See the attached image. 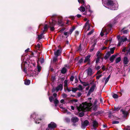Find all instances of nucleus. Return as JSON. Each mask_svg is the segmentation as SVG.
Listing matches in <instances>:
<instances>
[{
    "label": "nucleus",
    "instance_id": "obj_24",
    "mask_svg": "<svg viewBox=\"0 0 130 130\" xmlns=\"http://www.w3.org/2000/svg\"><path fill=\"white\" fill-rule=\"evenodd\" d=\"M78 9L81 11L83 12L85 11V8L82 6H81Z\"/></svg>",
    "mask_w": 130,
    "mask_h": 130
},
{
    "label": "nucleus",
    "instance_id": "obj_57",
    "mask_svg": "<svg viewBox=\"0 0 130 130\" xmlns=\"http://www.w3.org/2000/svg\"><path fill=\"white\" fill-rule=\"evenodd\" d=\"M100 113V112L99 111L98 112H96L93 113V115H97L99 114Z\"/></svg>",
    "mask_w": 130,
    "mask_h": 130
},
{
    "label": "nucleus",
    "instance_id": "obj_64",
    "mask_svg": "<svg viewBox=\"0 0 130 130\" xmlns=\"http://www.w3.org/2000/svg\"><path fill=\"white\" fill-rule=\"evenodd\" d=\"M65 29V28H63L61 29V30H60L59 31L60 32H62L63 31H64Z\"/></svg>",
    "mask_w": 130,
    "mask_h": 130
},
{
    "label": "nucleus",
    "instance_id": "obj_37",
    "mask_svg": "<svg viewBox=\"0 0 130 130\" xmlns=\"http://www.w3.org/2000/svg\"><path fill=\"white\" fill-rule=\"evenodd\" d=\"M82 93L80 92H77V96H76V98L79 97L82 95Z\"/></svg>",
    "mask_w": 130,
    "mask_h": 130
},
{
    "label": "nucleus",
    "instance_id": "obj_26",
    "mask_svg": "<svg viewBox=\"0 0 130 130\" xmlns=\"http://www.w3.org/2000/svg\"><path fill=\"white\" fill-rule=\"evenodd\" d=\"M124 28H123L121 30V32H122L123 34H127L128 32L127 30H124Z\"/></svg>",
    "mask_w": 130,
    "mask_h": 130
},
{
    "label": "nucleus",
    "instance_id": "obj_7",
    "mask_svg": "<svg viewBox=\"0 0 130 130\" xmlns=\"http://www.w3.org/2000/svg\"><path fill=\"white\" fill-rule=\"evenodd\" d=\"M89 122L87 120L84 121L83 122H82L81 123V128L83 129L85 128L89 125Z\"/></svg>",
    "mask_w": 130,
    "mask_h": 130
},
{
    "label": "nucleus",
    "instance_id": "obj_30",
    "mask_svg": "<svg viewBox=\"0 0 130 130\" xmlns=\"http://www.w3.org/2000/svg\"><path fill=\"white\" fill-rule=\"evenodd\" d=\"M30 83V81L29 80H26L24 82V84L25 85H28Z\"/></svg>",
    "mask_w": 130,
    "mask_h": 130
},
{
    "label": "nucleus",
    "instance_id": "obj_40",
    "mask_svg": "<svg viewBox=\"0 0 130 130\" xmlns=\"http://www.w3.org/2000/svg\"><path fill=\"white\" fill-rule=\"evenodd\" d=\"M49 99L50 102H51L53 101L54 98L52 96H51L49 98Z\"/></svg>",
    "mask_w": 130,
    "mask_h": 130
},
{
    "label": "nucleus",
    "instance_id": "obj_41",
    "mask_svg": "<svg viewBox=\"0 0 130 130\" xmlns=\"http://www.w3.org/2000/svg\"><path fill=\"white\" fill-rule=\"evenodd\" d=\"M48 25L47 24L45 25L44 28V29L46 31H47L48 30Z\"/></svg>",
    "mask_w": 130,
    "mask_h": 130
},
{
    "label": "nucleus",
    "instance_id": "obj_28",
    "mask_svg": "<svg viewBox=\"0 0 130 130\" xmlns=\"http://www.w3.org/2000/svg\"><path fill=\"white\" fill-rule=\"evenodd\" d=\"M54 103L55 106L56 107L57 106V104L59 103V101L57 99H56L54 100Z\"/></svg>",
    "mask_w": 130,
    "mask_h": 130
},
{
    "label": "nucleus",
    "instance_id": "obj_21",
    "mask_svg": "<svg viewBox=\"0 0 130 130\" xmlns=\"http://www.w3.org/2000/svg\"><path fill=\"white\" fill-rule=\"evenodd\" d=\"M75 26H73L69 30V33L70 35L71 34L73 31L75 29Z\"/></svg>",
    "mask_w": 130,
    "mask_h": 130
},
{
    "label": "nucleus",
    "instance_id": "obj_60",
    "mask_svg": "<svg viewBox=\"0 0 130 130\" xmlns=\"http://www.w3.org/2000/svg\"><path fill=\"white\" fill-rule=\"evenodd\" d=\"M56 78L55 76H53L52 77V81L54 82Z\"/></svg>",
    "mask_w": 130,
    "mask_h": 130
},
{
    "label": "nucleus",
    "instance_id": "obj_62",
    "mask_svg": "<svg viewBox=\"0 0 130 130\" xmlns=\"http://www.w3.org/2000/svg\"><path fill=\"white\" fill-rule=\"evenodd\" d=\"M57 60V57H55L53 59V61L54 62H55Z\"/></svg>",
    "mask_w": 130,
    "mask_h": 130
},
{
    "label": "nucleus",
    "instance_id": "obj_11",
    "mask_svg": "<svg viewBox=\"0 0 130 130\" xmlns=\"http://www.w3.org/2000/svg\"><path fill=\"white\" fill-rule=\"evenodd\" d=\"M71 122L73 123H75L78 121L79 119L76 117H73L71 118Z\"/></svg>",
    "mask_w": 130,
    "mask_h": 130
},
{
    "label": "nucleus",
    "instance_id": "obj_1",
    "mask_svg": "<svg viewBox=\"0 0 130 130\" xmlns=\"http://www.w3.org/2000/svg\"><path fill=\"white\" fill-rule=\"evenodd\" d=\"M92 105V104L90 101H89V102L88 103L86 102L82 103L81 104H80L78 107V109L79 111H86L89 110L90 107Z\"/></svg>",
    "mask_w": 130,
    "mask_h": 130
},
{
    "label": "nucleus",
    "instance_id": "obj_42",
    "mask_svg": "<svg viewBox=\"0 0 130 130\" xmlns=\"http://www.w3.org/2000/svg\"><path fill=\"white\" fill-rule=\"evenodd\" d=\"M93 109L95 111H96L97 109V106L96 105L95 106L93 107Z\"/></svg>",
    "mask_w": 130,
    "mask_h": 130
},
{
    "label": "nucleus",
    "instance_id": "obj_43",
    "mask_svg": "<svg viewBox=\"0 0 130 130\" xmlns=\"http://www.w3.org/2000/svg\"><path fill=\"white\" fill-rule=\"evenodd\" d=\"M79 32L77 31H75V37L76 38L77 36L79 34Z\"/></svg>",
    "mask_w": 130,
    "mask_h": 130
},
{
    "label": "nucleus",
    "instance_id": "obj_48",
    "mask_svg": "<svg viewBox=\"0 0 130 130\" xmlns=\"http://www.w3.org/2000/svg\"><path fill=\"white\" fill-rule=\"evenodd\" d=\"M108 117L110 118H111V117L113 116L112 115V113L111 112H109L108 114Z\"/></svg>",
    "mask_w": 130,
    "mask_h": 130
},
{
    "label": "nucleus",
    "instance_id": "obj_52",
    "mask_svg": "<svg viewBox=\"0 0 130 130\" xmlns=\"http://www.w3.org/2000/svg\"><path fill=\"white\" fill-rule=\"evenodd\" d=\"M128 49L127 50V54H129V55H130V47L129 46Z\"/></svg>",
    "mask_w": 130,
    "mask_h": 130
},
{
    "label": "nucleus",
    "instance_id": "obj_58",
    "mask_svg": "<svg viewBox=\"0 0 130 130\" xmlns=\"http://www.w3.org/2000/svg\"><path fill=\"white\" fill-rule=\"evenodd\" d=\"M71 102H77L78 101V100L77 99H73L72 100H70Z\"/></svg>",
    "mask_w": 130,
    "mask_h": 130
},
{
    "label": "nucleus",
    "instance_id": "obj_18",
    "mask_svg": "<svg viewBox=\"0 0 130 130\" xmlns=\"http://www.w3.org/2000/svg\"><path fill=\"white\" fill-rule=\"evenodd\" d=\"M117 55H112L110 58L109 60L111 61V62H112L114 61L116 56Z\"/></svg>",
    "mask_w": 130,
    "mask_h": 130
},
{
    "label": "nucleus",
    "instance_id": "obj_22",
    "mask_svg": "<svg viewBox=\"0 0 130 130\" xmlns=\"http://www.w3.org/2000/svg\"><path fill=\"white\" fill-rule=\"evenodd\" d=\"M67 71V69L65 67L61 69V73L63 74L66 73Z\"/></svg>",
    "mask_w": 130,
    "mask_h": 130
},
{
    "label": "nucleus",
    "instance_id": "obj_8",
    "mask_svg": "<svg viewBox=\"0 0 130 130\" xmlns=\"http://www.w3.org/2000/svg\"><path fill=\"white\" fill-rule=\"evenodd\" d=\"M56 124L54 122H52L48 125V127L50 129H54L56 127Z\"/></svg>",
    "mask_w": 130,
    "mask_h": 130
},
{
    "label": "nucleus",
    "instance_id": "obj_23",
    "mask_svg": "<svg viewBox=\"0 0 130 130\" xmlns=\"http://www.w3.org/2000/svg\"><path fill=\"white\" fill-rule=\"evenodd\" d=\"M121 107L119 105H118L117 107H114V110L116 111H118L120 109Z\"/></svg>",
    "mask_w": 130,
    "mask_h": 130
},
{
    "label": "nucleus",
    "instance_id": "obj_44",
    "mask_svg": "<svg viewBox=\"0 0 130 130\" xmlns=\"http://www.w3.org/2000/svg\"><path fill=\"white\" fill-rule=\"evenodd\" d=\"M40 62L41 63V64H42L44 62V58H41L40 60Z\"/></svg>",
    "mask_w": 130,
    "mask_h": 130
},
{
    "label": "nucleus",
    "instance_id": "obj_29",
    "mask_svg": "<svg viewBox=\"0 0 130 130\" xmlns=\"http://www.w3.org/2000/svg\"><path fill=\"white\" fill-rule=\"evenodd\" d=\"M78 90H79V89L77 88H74L72 87L71 91L74 92H75Z\"/></svg>",
    "mask_w": 130,
    "mask_h": 130
},
{
    "label": "nucleus",
    "instance_id": "obj_50",
    "mask_svg": "<svg viewBox=\"0 0 130 130\" xmlns=\"http://www.w3.org/2000/svg\"><path fill=\"white\" fill-rule=\"evenodd\" d=\"M48 27L50 28V30L51 31H53L54 30L55 28L53 26L51 27L50 26H49Z\"/></svg>",
    "mask_w": 130,
    "mask_h": 130
},
{
    "label": "nucleus",
    "instance_id": "obj_4",
    "mask_svg": "<svg viewBox=\"0 0 130 130\" xmlns=\"http://www.w3.org/2000/svg\"><path fill=\"white\" fill-rule=\"evenodd\" d=\"M96 54L97 58L96 60L95 63L96 64L99 62L100 61V59L101 58V56H102L103 54L100 53V51H98L96 53Z\"/></svg>",
    "mask_w": 130,
    "mask_h": 130
},
{
    "label": "nucleus",
    "instance_id": "obj_39",
    "mask_svg": "<svg viewBox=\"0 0 130 130\" xmlns=\"http://www.w3.org/2000/svg\"><path fill=\"white\" fill-rule=\"evenodd\" d=\"M43 35V33H42L40 35H39L38 36V38L39 40H40L42 38V36Z\"/></svg>",
    "mask_w": 130,
    "mask_h": 130
},
{
    "label": "nucleus",
    "instance_id": "obj_13",
    "mask_svg": "<svg viewBox=\"0 0 130 130\" xmlns=\"http://www.w3.org/2000/svg\"><path fill=\"white\" fill-rule=\"evenodd\" d=\"M120 111L122 112L124 117L125 118L126 117L127 115L128 114V111L124 110L123 109H121L120 110Z\"/></svg>",
    "mask_w": 130,
    "mask_h": 130
},
{
    "label": "nucleus",
    "instance_id": "obj_38",
    "mask_svg": "<svg viewBox=\"0 0 130 130\" xmlns=\"http://www.w3.org/2000/svg\"><path fill=\"white\" fill-rule=\"evenodd\" d=\"M64 87H67L68 86V80H66L64 82Z\"/></svg>",
    "mask_w": 130,
    "mask_h": 130
},
{
    "label": "nucleus",
    "instance_id": "obj_54",
    "mask_svg": "<svg viewBox=\"0 0 130 130\" xmlns=\"http://www.w3.org/2000/svg\"><path fill=\"white\" fill-rule=\"evenodd\" d=\"M119 122L118 121H114L112 122V124H118L119 123Z\"/></svg>",
    "mask_w": 130,
    "mask_h": 130
},
{
    "label": "nucleus",
    "instance_id": "obj_55",
    "mask_svg": "<svg viewBox=\"0 0 130 130\" xmlns=\"http://www.w3.org/2000/svg\"><path fill=\"white\" fill-rule=\"evenodd\" d=\"M78 1L79 3L81 2V3H83L84 4L83 5L84 6L85 5L84 4L85 3L84 0H82L81 1V2H80V0H78Z\"/></svg>",
    "mask_w": 130,
    "mask_h": 130
},
{
    "label": "nucleus",
    "instance_id": "obj_17",
    "mask_svg": "<svg viewBox=\"0 0 130 130\" xmlns=\"http://www.w3.org/2000/svg\"><path fill=\"white\" fill-rule=\"evenodd\" d=\"M58 22L59 25L62 26H63L64 25L63 24V23L62 21V19L61 18H58Z\"/></svg>",
    "mask_w": 130,
    "mask_h": 130
},
{
    "label": "nucleus",
    "instance_id": "obj_63",
    "mask_svg": "<svg viewBox=\"0 0 130 130\" xmlns=\"http://www.w3.org/2000/svg\"><path fill=\"white\" fill-rule=\"evenodd\" d=\"M74 79V76H71L70 78V80L71 81H73Z\"/></svg>",
    "mask_w": 130,
    "mask_h": 130
},
{
    "label": "nucleus",
    "instance_id": "obj_61",
    "mask_svg": "<svg viewBox=\"0 0 130 130\" xmlns=\"http://www.w3.org/2000/svg\"><path fill=\"white\" fill-rule=\"evenodd\" d=\"M67 96V95L65 93L62 94V96L63 98H66Z\"/></svg>",
    "mask_w": 130,
    "mask_h": 130
},
{
    "label": "nucleus",
    "instance_id": "obj_56",
    "mask_svg": "<svg viewBox=\"0 0 130 130\" xmlns=\"http://www.w3.org/2000/svg\"><path fill=\"white\" fill-rule=\"evenodd\" d=\"M78 87H79V90H83L82 87L81 85H79L78 86Z\"/></svg>",
    "mask_w": 130,
    "mask_h": 130
},
{
    "label": "nucleus",
    "instance_id": "obj_14",
    "mask_svg": "<svg viewBox=\"0 0 130 130\" xmlns=\"http://www.w3.org/2000/svg\"><path fill=\"white\" fill-rule=\"evenodd\" d=\"M87 71V74L88 76H91L92 74V70L90 67H89Z\"/></svg>",
    "mask_w": 130,
    "mask_h": 130
},
{
    "label": "nucleus",
    "instance_id": "obj_45",
    "mask_svg": "<svg viewBox=\"0 0 130 130\" xmlns=\"http://www.w3.org/2000/svg\"><path fill=\"white\" fill-rule=\"evenodd\" d=\"M83 61V59L82 58H81L80 60H79L78 62V64H80L82 63Z\"/></svg>",
    "mask_w": 130,
    "mask_h": 130
},
{
    "label": "nucleus",
    "instance_id": "obj_51",
    "mask_svg": "<svg viewBox=\"0 0 130 130\" xmlns=\"http://www.w3.org/2000/svg\"><path fill=\"white\" fill-rule=\"evenodd\" d=\"M100 67L99 66H98L96 67V66H95V69L96 70H99V69H100Z\"/></svg>",
    "mask_w": 130,
    "mask_h": 130
},
{
    "label": "nucleus",
    "instance_id": "obj_15",
    "mask_svg": "<svg viewBox=\"0 0 130 130\" xmlns=\"http://www.w3.org/2000/svg\"><path fill=\"white\" fill-rule=\"evenodd\" d=\"M91 57L90 55H89L87 56H86L85 57V58L84 61V63H85L87 62L88 61H90V58Z\"/></svg>",
    "mask_w": 130,
    "mask_h": 130
},
{
    "label": "nucleus",
    "instance_id": "obj_19",
    "mask_svg": "<svg viewBox=\"0 0 130 130\" xmlns=\"http://www.w3.org/2000/svg\"><path fill=\"white\" fill-rule=\"evenodd\" d=\"M123 63L125 64H128L129 61L127 57H125L123 58Z\"/></svg>",
    "mask_w": 130,
    "mask_h": 130
},
{
    "label": "nucleus",
    "instance_id": "obj_2",
    "mask_svg": "<svg viewBox=\"0 0 130 130\" xmlns=\"http://www.w3.org/2000/svg\"><path fill=\"white\" fill-rule=\"evenodd\" d=\"M107 5L108 8L112 10H116L118 7L117 5L114 3L113 1L112 0H108Z\"/></svg>",
    "mask_w": 130,
    "mask_h": 130
},
{
    "label": "nucleus",
    "instance_id": "obj_34",
    "mask_svg": "<svg viewBox=\"0 0 130 130\" xmlns=\"http://www.w3.org/2000/svg\"><path fill=\"white\" fill-rule=\"evenodd\" d=\"M37 66L38 71L39 72L41 70V67L39 65V64H37Z\"/></svg>",
    "mask_w": 130,
    "mask_h": 130
},
{
    "label": "nucleus",
    "instance_id": "obj_47",
    "mask_svg": "<svg viewBox=\"0 0 130 130\" xmlns=\"http://www.w3.org/2000/svg\"><path fill=\"white\" fill-rule=\"evenodd\" d=\"M96 43V40L95 39L94 40V43L93 44L92 46H91L93 47L94 48Z\"/></svg>",
    "mask_w": 130,
    "mask_h": 130
},
{
    "label": "nucleus",
    "instance_id": "obj_16",
    "mask_svg": "<svg viewBox=\"0 0 130 130\" xmlns=\"http://www.w3.org/2000/svg\"><path fill=\"white\" fill-rule=\"evenodd\" d=\"M111 54L109 51H108L106 53L104 57V58L105 60H107L109 57L111 55Z\"/></svg>",
    "mask_w": 130,
    "mask_h": 130
},
{
    "label": "nucleus",
    "instance_id": "obj_3",
    "mask_svg": "<svg viewBox=\"0 0 130 130\" xmlns=\"http://www.w3.org/2000/svg\"><path fill=\"white\" fill-rule=\"evenodd\" d=\"M117 38L118 41L117 45L118 46H120L121 44H123V43L126 41L130 42V38L127 39L126 37H125L123 36L120 37V35H118L117 36Z\"/></svg>",
    "mask_w": 130,
    "mask_h": 130
},
{
    "label": "nucleus",
    "instance_id": "obj_12",
    "mask_svg": "<svg viewBox=\"0 0 130 130\" xmlns=\"http://www.w3.org/2000/svg\"><path fill=\"white\" fill-rule=\"evenodd\" d=\"M93 129H95L98 126V122L95 120H94L93 121Z\"/></svg>",
    "mask_w": 130,
    "mask_h": 130
},
{
    "label": "nucleus",
    "instance_id": "obj_32",
    "mask_svg": "<svg viewBox=\"0 0 130 130\" xmlns=\"http://www.w3.org/2000/svg\"><path fill=\"white\" fill-rule=\"evenodd\" d=\"M112 97L114 99L118 98V95L117 94L113 93V94L112 95Z\"/></svg>",
    "mask_w": 130,
    "mask_h": 130
},
{
    "label": "nucleus",
    "instance_id": "obj_20",
    "mask_svg": "<svg viewBox=\"0 0 130 130\" xmlns=\"http://www.w3.org/2000/svg\"><path fill=\"white\" fill-rule=\"evenodd\" d=\"M51 20L52 21V22H49L50 25V26H54L56 23V21L54 20L53 19H52Z\"/></svg>",
    "mask_w": 130,
    "mask_h": 130
},
{
    "label": "nucleus",
    "instance_id": "obj_27",
    "mask_svg": "<svg viewBox=\"0 0 130 130\" xmlns=\"http://www.w3.org/2000/svg\"><path fill=\"white\" fill-rule=\"evenodd\" d=\"M121 57H119L117 58L115 60V62L116 63H117L120 62L121 60Z\"/></svg>",
    "mask_w": 130,
    "mask_h": 130
},
{
    "label": "nucleus",
    "instance_id": "obj_35",
    "mask_svg": "<svg viewBox=\"0 0 130 130\" xmlns=\"http://www.w3.org/2000/svg\"><path fill=\"white\" fill-rule=\"evenodd\" d=\"M79 116L80 117H82L84 115V113L83 112H81L79 113L78 114Z\"/></svg>",
    "mask_w": 130,
    "mask_h": 130
},
{
    "label": "nucleus",
    "instance_id": "obj_31",
    "mask_svg": "<svg viewBox=\"0 0 130 130\" xmlns=\"http://www.w3.org/2000/svg\"><path fill=\"white\" fill-rule=\"evenodd\" d=\"M89 25V20H88L84 26V28H86L87 26H88Z\"/></svg>",
    "mask_w": 130,
    "mask_h": 130
},
{
    "label": "nucleus",
    "instance_id": "obj_36",
    "mask_svg": "<svg viewBox=\"0 0 130 130\" xmlns=\"http://www.w3.org/2000/svg\"><path fill=\"white\" fill-rule=\"evenodd\" d=\"M64 120L67 123H69L70 122V119L68 118H66L64 119Z\"/></svg>",
    "mask_w": 130,
    "mask_h": 130
},
{
    "label": "nucleus",
    "instance_id": "obj_6",
    "mask_svg": "<svg viewBox=\"0 0 130 130\" xmlns=\"http://www.w3.org/2000/svg\"><path fill=\"white\" fill-rule=\"evenodd\" d=\"M86 11L85 12V13L87 15H88L89 16H90L91 13L92 11L90 10V6L89 5H88L86 7Z\"/></svg>",
    "mask_w": 130,
    "mask_h": 130
},
{
    "label": "nucleus",
    "instance_id": "obj_46",
    "mask_svg": "<svg viewBox=\"0 0 130 130\" xmlns=\"http://www.w3.org/2000/svg\"><path fill=\"white\" fill-rule=\"evenodd\" d=\"M83 85L85 86H89V84L87 83L84 82L83 83H82Z\"/></svg>",
    "mask_w": 130,
    "mask_h": 130
},
{
    "label": "nucleus",
    "instance_id": "obj_59",
    "mask_svg": "<svg viewBox=\"0 0 130 130\" xmlns=\"http://www.w3.org/2000/svg\"><path fill=\"white\" fill-rule=\"evenodd\" d=\"M102 76V74H101L100 75H98L96 76V79H99V78L101 77Z\"/></svg>",
    "mask_w": 130,
    "mask_h": 130
},
{
    "label": "nucleus",
    "instance_id": "obj_5",
    "mask_svg": "<svg viewBox=\"0 0 130 130\" xmlns=\"http://www.w3.org/2000/svg\"><path fill=\"white\" fill-rule=\"evenodd\" d=\"M96 87L95 84H93L92 86L90 87L87 95V96H89L90 95L91 93L94 91Z\"/></svg>",
    "mask_w": 130,
    "mask_h": 130
},
{
    "label": "nucleus",
    "instance_id": "obj_10",
    "mask_svg": "<svg viewBox=\"0 0 130 130\" xmlns=\"http://www.w3.org/2000/svg\"><path fill=\"white\" fill-rule=\"evenodd\" d=\"M63 88V85L62 84H60L57 87H56V89L57 92L59 90L61 91L62 90Z\"/></svg>",
    "mask_w": 130,
    "mask_h": 130
},
{
    "label": "nucleus",
    "instance_id": "obj_49",
    "mask_svg": "<svg viewBox=\"0 0 130 130\" xmlns=\"http://www.w3.org/2000/svg\"><path fill=\"white\" fill-rule=\"evenodd\" d=\"M82 50L81 49V44H80L79 45V46L77 50L78 51H81Z\"/></svg>",
    "mask_w": 130,
    "mask_h": 130
},
{
    "label": "nucleus",
    "instance_id": "obj_33",
    "mask_svg": "<svg viewBox=\"0 0 130 130\" xmlns=\"http://www.w3.org/2000/svg\"><path fill=\"white\" fill-rule=\"evenodd\" d=\"M110 74L107 77V78L106 79L105 83V85L107 83V82L108 81L110 77Z\"/></svg>",
    "mask_w": 130,
    "mask_h": 130
},
{
    "label": "nucleus",
    "instance_id": "obj_25",
    "mask_svg": "<svg viewBox=\"0 0 130 130\" xmlns=\"http://www.w3.org/2000/svg\"><path fill=\"white\" fill-rule=\"evenodd\" d=\"M115 49V47H113V48H110V53L111 54H113L114 53V51Z\"/></svg>",
    "mask_w": 130,
    "mask_h": 130
},
{
    "label": "nucleus",
    "instance_id": "obj_9",
    "mask_svg": "<svg viewBox=\"0 0 130 130\" xmlns=\"http://www.w3.org/2000/svg\"><path fill=\"white\" fill-rule=\"evenodd\" d=\"M62 48H60L59 49L57 50L56 52H54V54L55 56L57 57L60 55L61 53Z\"/></svg>",
    "mask_w": 130,
    "mask_h": 130
},
{
    "label": "nucleus",
    "instance_id": "obj_53",
    "mask_svg": "<svg viewBox=\"0 0 130 130\" xmlns=\"http://www.w3.org/2000/svg\"><path fill=\"white\" fill-rule=\"evenodd\" d=\"M93 32L94 30H92L87 35H90L92 34L93 33Z\"/></svg>",
    "mask_w": 130,
    "mask_h": 130
}]
</instances>
